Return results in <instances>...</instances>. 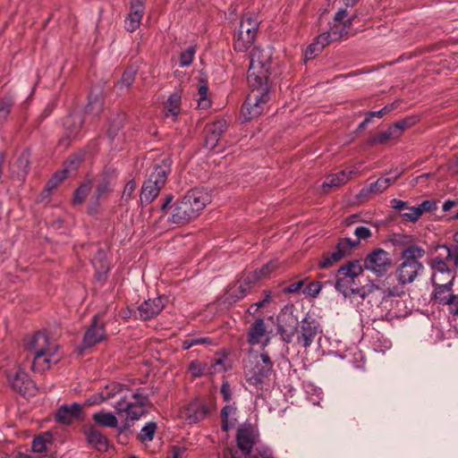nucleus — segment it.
Listing matches in <instances>:
<instances>
[{
	"label": "nucleus",
	"instance_id": "a19ab883",
	"mask_svg": "<svg viewBox=\"0 0 458 458\" xmlns=\"http://www.w3.org/2000/svg\"><path fill=\"white\" fill-rule=\"evenodd\" d=\"M52 436L49 433L38 436L32 441V451L35 453H43L47 450V445H51Z\"/></svg>",
	"mask_w": 458,
	"mask_h": 458
},
{
	"label": "nucleus",
	"instance_id": "338daca9",
	"mask_svg": "<svg viewBox=\"0 0 458 458\" xmlns=\"http://www.w3.org/2000/svg\"><path fill=\"white\" fill-rule=\"evenodd\" d=\"M321 52H322L321 50H318V48L317 47V43L314 42L307 47L306 52H305V58L312 59Z\"/></svg>",
	"mask_w": 458,
	"mask_h": 458
},
{
	"label": "nucleus",
	"instance_id": "423d86ee",
	"mask_svg": "<svg viewBox=\"0 0 458 458\" xmlns=\"http://www.w3.org/2000/svg\"><path fill=\"white\" fill-rule=\"evenodd\" d=\"M354 234L357 237L356 240L342 238L332 252L324 253L321 260L318 262V267L324 269L331 267L344 257L350 255L352 250L360 245L361 240L366 241L372 235L371 231L366 226L356 227Z\"/></svg>",
	"mask_w": 458,
	"mask_h": 458
},
{
	"label": "nucleus",
	"instance_id": "393cba45",
	"mask_svg": "<svg viewBox=\"0 0 458 458\" xmlns=\"http://www.w3.org/2000/svg\"><path fill=\"white\" fill-rule=\"evenodd\" d=\"M113 407L117 413L126 412L131 420H137L148 412L147 405L132 403L129 398L122 403H114Z\"/></svg>",
	"mask_w": 458,
	"mask_h": 458
},
{
	"label": "nucleus",
	"instance_id": "72a5a7b5",
	"mask_svg": "<svg viewBox=\"0 0 458 458\" xmlns=\"http://www.w3.org/2000/svg\"><path fill=\"white\" fill-rule=\"evenodd\" d=\"M92 419L102 427L116 428L118 426L117 418L113 413L105 411L94 413Z\"/></svg>",
	"mask_w": 458,
	"mask_h": 458
},
{
	"label": "nucleus",
	"instance_id": "e433bc0d",
	"mask_svg": "<svg viewBox=\"0 0 458 458\" xmlns=\"http://www.w3.org/2000/svg\"><path fill=\"white\" fill-rule=\"evenodd\" d=\"M399 134L396 133V130L394 128L389 127L386 131L379 132L374 136H372L369 140V144L373 146L377 144H386L390 140L398 139Z\"/></svg>",
	"mask_w": 458,
	"mask_h": 458
},
{
	"label": "nucleus",
	"instance_id": "c9c22d12",
	"mask_svg": "<svg viewBox=\"0 0 458 458\" xmlns=\"http://www.w3.org/2000/svg\"><path fill=\"white\" fill-rule=\"evenodd\" d=\"M92 189V181L85 180L74 191L72 203L73 205H81Z\"/></svg>",
	"mask_w": 458,
	"mask_h": 458
},
{
	"label": "nucleus",
	"instance_id": "58836bf2",
	"mask_svg": "<svg viewBox=\"0 0 458 458\" xmlns=\"http://www.w3.org/2000/svg\"><path fill=\"white\" fill-rule=\"evenodd\" d=\"M181 95L178 92L173 93L167 99L165 105L166 115H173L176 117L181 111Z\"/></svg>",
	"mask_w": 458,
	"mask_h": 458
},
{
	"label": "nucleus",
	"instance_id": "a18cd8bd",
	"mask_svg": "<svg viewBox=\"0 0 458 458\" xmlns=\"http://www.w3.org/2000/svg\"><path fill=\"white\" fill-rule=\"evenodd\" d=\"M401 216L403 221L415 223L421 216L420 209L417 208V207H409L406 210L401 213Z\"/></svg>",
	"mask_w": 458,
	"mask_h": 458
},
{
	"label": "nucleus",
	"instance_id": "bf43d9fd",
	"mask_svg": "<svg viewBox=\"0 0 458 458\" xmlns=\"http://www.w3.org/2000/svg\"><path fill=\"white\" fill-rule=\"evenodd\" d=\"M276 268V265L274 262H268L266 265H264L259 270H255L253 273L258 274L259 281L268 276L270 273H272Z\"/></svg>",
	"mask_w": 458,
	"mask_h": 458
},
{
	"label": "nucleus",
	"instance_id": "79ce46f5",
	"mask_svg": "<svg viewBox=\"0 0 458 458\" xmlns=\"http://www.w3.org/2000/svg\"><path fill=\"white\" fill-rule=\"evenodd\" d=\"M157 423L154 421L148 422L140 430L138 438L142 443L150 442L153 440L156 430H157Z\"/></svg>",
	"mask_w": 458,
	"mask_h": 458
},
{
	"label": "nucleus",
	"instance_id": "37998d69",
	"mask_svg": "<svg viewBox=\"0 0 458 458\" xmlns=\"http://www.w3.org/2000/svg\"><path fill=\"white\" fill-rule=\"evenodd\" d=\"M129 400L131 401L132 403H139L141 405L148 406L150 404L149 394L146 393L143 389H137L134 393H131L130 391Z\"/></svg>",
	"mask_w": 458,
	"mask_h": 458
},
{
	"label": "nucleus",
	"instance_id": "ddd939ff",
	"mask_svg": "<svg viewBox=\"0 0 458 458\" xmlns=\"http://www.w3.org/2000/svg\"><path fill=\"white\" fill-rule=\"evenodd\" d=\"M318 333L319 326L314 319L303 318L300 327L294 331L297 345L307 349L312 344Z\"/></svg>",
	"mask_w": 458,
	"mask_h": 458
},
{
	"label": "nucleus",
	"instance_id": "864d4df0",
	"mask_svg": "<svg viewBox=\"0 0 458 458\" xmlns=\"http://www.w3.org/2000/svg\"><path fill=\"white\" fill-rule=\"evenodd\" d=\"M335 41L333 39V36L329 33V31H326L318 35L316 38V43L318 50H323L325 47L329 45L331 42Z\"/></svg>",
	"mask_w": 458,
	"mask_h": 458
},
{
	"label": "nucleus",
	"instance_id": "b1692460",
	"mask_svg": "<svg viewBox=\"0 0 458 458\" xmlns=\"http://www.w3.org/2000/svg\"><path fill=\"white\" fill-rule=\"evenodd\" d=\"M165 308L162 297L148 299L143 301L138 308L139 318L141 320H149L157 317Z\"/></svg>",
	"mask_w": 458,
	"mask_h": 458
},
{
	"label": "nucleus",
	"instance_id": "f3484780",
	"mask_svg": "<svg viewBox=\"0 0 458 458\" xmlns=\"http://www.w3.org/2000/svg\"><path fill=\"white\" fill-rule=\"evenodd\" d=\"M106 339V333L105 330V324L103 322H99L98 316L95 315L93 317L92 323L84 334L81 348H90Z\"/></svg>",
	"mask_w": 458,
	"mask_h": 458
},
{
	"label": "nucleus",
	"instance_id": "de8ad7c7",
	"mask_svg": "<svg viewBox=\"0 0 458 458\" xmlns=\"http://www.w3.org/2000/svg\"><path fill=\"white\" fill-rule=\"evenodd\" d=\"M13 106V103L10 99L0 100V126L7 121Z\"/></svg>",
	"mask_w": 458,
	"mask_h": 458
},
{
	"label": "nucleus",
	"instance_id": "1a4fd4ad",
	"mask_svg": "<svg viewBox=\"0 0 458 458\" xmlns=\"http://www.w3.org/2000/svg\"><path fill=\"white\" fill-rule=\"evenodd\" d=\"M260 360L254 366L247 368L245 370L247 381L254 386L262 385L273 372V362L268 353L262 352Z\"/></svg>",
	"mask_w": 458,
	"mask_h": 458
},
{
	"label": "nucleus",
	"instance_id": "20e7f679",
	"mask_svg": "<svg viewBox=\"0 0 458 458\" xmlns=\"http://www.w3.org/2000/svg\"><path fill=\"white\" fill-rule=\"evenodd\" d=\"M425 254L426 250L415 244L409 245L403 250L400 257L401 263L395 271L397 281L401 285L412 283L423 271L424 265L420 259Z\"/></svg>",
	"mask_w": 458,
	"mask_h": 458
},
{
	"label": "nucleus",
	"instance_id": "a211bd4d",
	"mask_svg": "<svg viewBox=\"0 0 458 458\" xmlns=\"http://www.w3.org/2000/svg\"><path fill=\"white\" fill-rule=\"evenodd\" d=\"M9 381L12 388L21 395L30 396L36 393V385L24 370L19 369L13 376H9Z\"/></svg>",
	"mask_w": 458,
	"mask_h": 458
},
{
	"label": "nucleus",
	"instance_id": "5701e85b",
	"mask_svg": "<svg viewBox=\"0 0 458 458\" xmlns=\"http://www.w3.org/2000/svg\"><path fill=\"white\" fill-rule=\"evenodd\" d=\"M82 407L80 403L62 405L55 413V420L59 423L70 425L75 420H81Z\"/></svg>",
	"mask_w": 458,
	"mask_h": 458
},
{
	"label": "nucleus",
	"instance_id": "09e8293b",
	"mask_svg": "<svg viewBox=\"0 0 458 458\" xmlns=\"http://www.w3.org/2000/svg\"><path fill=\"white\" fill-rule=\"evenodd\" d=\"M208 88L206 83L200 85L198 89V106L201 108H207L210 106V100L208 98Z\"/></svg>",
	"mask_w": 458,
	"mask_h": 458
},
{
	"label": "nucleus",
	"instance_id": "49530a36",
	"mask_svg": "<svg viewBox=\"0 0 458 458\" xmlns=\"http://www.w3.org/2000/svg\"><path fill=\"white\" fill-rule=\"evenodd\" d=\"M135 81V72L132 70H125L117 82V86L121 89H130Z\"/></svg>",
	"mask_w": 458,
	"mask_h": 458
},
{
	"label": "nucleus",
	"instance_id": "69168bd1",
	"mask_svg": "<svg viewBox=\"0 0 458 458\" xmlns=\"http://www.w3.org/2000/svg\"><path fill=\"white\" fill-rule=\"evenodd\" d=\"M411 124V119H403L396 122L394 123L391 128H394L396 130V133L399 134V137L401 136L403 131L409 127Z\"/></svg>",
	"mask_w": 458,
	"mask_h": 458
},
{
	"label": "nucleus",
	"instance_id": "13d9d810",
	"mask_svg": "<svg viewBox=\"0 0 458 458\" xmlns=\"http://www.w3.org/2000/svg\"><path fill=\"white\" fill-rule=\"evenodd\" d=\"M308 280V277L299 280L297 282L292 283L289 285H287L284 289V293H297L301 291V289L304 286L306 281Z\"/></svg>",
	"mask_w": 458,
	"mask_h": 458
},
{
	"label": "nucleus",
	"instance_id": "4be33fe9",
	"mask_svg": "<svg viewBox=\"0 0 458 458\" xmlns=\"http://www.w3.org/2000/svg\"><path fill=\"white\" fill-rule=\"evenodd\" d=\"M144 11V0L131 1V11L124 20V26L128 31L133 32L140 27Z\"/></svg>",
	"mask_w": 458,
	"mask_h": 458
},
{
	"label": "nucleus",
	"instance_id": "774afa93",
	"mask_svg": "<svg viewBox=\"0 0 458 458\" xmlns=\"http://www.w3.org/2000/svg\"><path fill=\"white\" fill-rule=\"evenodd\" d=\"M447 306L451 314L458 316V294H453Z\"/></svg>",
	"mask_w": 458,
	"mask_h": 458
},
{
	"label": "nucleus",
	"instance_id": "9d476101",
	"mask_svg": "<svg viewBox=\"0 0 458 458\" xmlns=\"http://www.w3.org/2000/svg\"><path fill=\"white\" fill-rule=\"evenodd\" d=\"M213 409V404L201 399H196L181 409V416L190 424L197 423L207 418Z\"/></svg>",
	"mask_w": 458,
	"mask_h": 458
},
{
	"label": "nucleus",
	"instance_id": "3c124183",
	"mask_svg": "<svg viewBox=\"0 0 458 458\" xmlns=\"http://www.w3.org/2000/svg\"><path fill=\"white\" fill-rule=\"evenodd\" d=\"M322 283L319 281H311L304 289L303 293L306 296L316 298L322 289Z\"/></svg>",
	"mask_w": 458,
	"mask_h": 458
},
{
	"label": "nucleus",
	"instance_id": "4468645a",
	"mask_svg": "<svg viewBox=\"0 0 458 458\" xmlns=\"http://www.w3.org/2000/svg\"><path fill=\"white\" fill-rule=\"evenodd\" d=\"M116 179L115 170L111 167H105L98 175L93 198L98 204L102 199H106L113 191Z\"/></svg>",
	"mask_w": 458,
	"mask_h": 458
},
{
	"label": "nucleus",
	"instance_id": "4d7b16f0",
	"mask_svg": "<svg viewBox=\"0 0 458 458\" xmlns=\"http://www.w3.org/2000/svg\"><path fill=\"white\" fill-rule=\"evenodd\" d=\"M386 189V181H384L383 177H380L375 182L369 185V191L371 193L378 194L382 193Z\"/></svg>",
	"mask_w": 458,
	"mask_h": 458
},
{
	"label": "nucleus",
	"instance_id": "4c0bfd02",
	"mask_svg": "<svg viewBox=\"0 0 458 458\" xmlns=\"http://www.w3.org/2000/svg\"><path fill=\"white\" fill-rule=\"evenodd\" d=\"M92 264L98 274H105L108 271L109 264L106 259V254L103 250L99 249L97 250L92 259Z\"/></svg>",
	"mask_w": 458,
	"mask_h": 458
},
{
	"label": "nucleus",
	"instance_id": "6e6552de",
	"mask_svg": "<svg viewBox=\"0 0 458 458\" xmlns=\"http://www.w3.org/2000/svg\"><path fill=\"white\" fill-rule=\"evenodd\" d=\"M251 90L242 106V114L245 120H251L259 116L266 105L270 99V84H261L260 86H250Z\"/></svg>",
	"mask_w": 458,
	"mask_h": 458
},
{
	"label": "nucleus",
	"instance_id": "f704fd0d",
	"mask_svg": "<svg viewBox=\"0 0 458 458\" xmlns=\"http://www.w3.org/2000/svg\"><path fill=\"white\" fill-rule=\"evenodd\" d=\"M257 275L258 274L251 272L244 276L238 287L239 294L236 295V298H243L250 293L251 288L259 282V276Z\"/></svg>",
	"mask_w": 458,
	"mask_h": 458
},
{
	"label": "nucleus",
	"instance_id": "2f4dec72",
	"mask_svg": "<svg viewBox=\"0 0 458 458\" xmlns=\"http://www.w3.org/2000/svg\"><path fill=\"white\" fill-rule=\"evenodd\" d=\"M68 170L64 169L61 171L55 172L53 176L47 182L44 190L42 191L40 197L42 199L46 198H49L52 194V191L56 189L58 185L67 178Z\"/></svg>",
	"mask_w": 458,
	"mask_h": 458
},
{
	"label": "nucleus",
	"instance_id": "0eeeda50",
	"mask_svg": "<svg viewBox=\"0 0 458 458\" xmlns=\"http://www.w3.org/2000/svg\"><path fill=\"white\" fill-rule=\"evenodd\" d=\"M171 158L165 157L160 164L154 165V170L142 185L141 201L150 203L158 196L161 189L165 185L168 174L171 173Z\"/></svg>",
	"mask_w": 458,
	"mask_h": 458
},
{
	"label": "nucleus",
	"instance_id": "603ef678",
	"mask_svg": "<svg viewBox=\"0 0 458 458\" xmlns=\"http://www.w3.org/2000/svg\"><path fill=\"white\" fill-rule=\"evenodd\" d=\"M195 53V47H190L185 51L182 52L180 55L181 66H190L192 64Z\"/></svg>",
	"mask_w": 458,
	"mask_h": 458
},
{
	"label": "nucleus",
	"instance_id": "ea45409f",
	"mask_svg": "<svg viewBox=\"0 0 458 458\" xmlns=\"http://www.w3.org/2000/svg\"><path fill=\"white\" fill-rule=\"evenodd\" d=\"M83 120L81 115L74 114L68 116L64 121V125L69 131L71 137H76L81 131Z\"/></svg>",
	"mask_w": 458,
	"mask_h": 458
},
{
	"label": "nucleus",
	"instance_id": "bb28decb",
	"mask_svg": "<svg viewBox=\"0 0 458 458\" xmlns=\"http://www.w3.org/2000/svg\"><path fill=\"white\" fill-rule=\"evenodd\" d=\"M30 152L29 149L23 150L12 165V174L19 180L25 179L30 171Z\"/></svg>",
	"mask_w": 458,
	"mask_h": 458
},
{
	"label": "nucleus",
	"instance_id": "e2e57ef3",
	"mask_svg": "<svg viewBox=\"0 0 458 458\" xmlns=\"http://www.w3.org/2000/svg\"><path fill=\"white\" fill-rule=\"evenodd\" d=\"M135 189H136L135 182L133 181L128 182L126 183V185L124 186V189H123V191L122 194V199L128 201L131 199Z\"/></svg>",
	"mask_w": 458,
	"mask_h": 458
},
{
	"label": "nucleus",
	"instance_id": "8fccbe9b",
	"mask_svg": "<svg viewBox=\"0 0 458 458\" xmlns=\"http://www.w3.org/2000/svg\"><path fill=\"white\" fill-rule=\"evenodd\" d=\"M263 293L265 294V298L262 300V301H259L252 305H250L248 310H247V312L250 314V315H255L256 312L265 307V305L267 303H269L270 301H271V293L270 291H267V290H264L263 291Z\"/></svg>",
	"mask_w": 458,
	"mask_h": 458
},
{
	"label": "nucleus",
	"instance_id": "39448f33",
	"mask_svg": "<svg viewBox=\"0 0 458 458\" xmlns=\"http://www.w3.org/2000/svg\"><path fill=\"white\" fill-rule=\"evenodd\" d=\"M247 81L249 86L270 84L272 51L269 48L254 47L250 56Z\"/></svg>",
	"mask_w": 458,
	"mask_h": 458
},
{
	"label": "nucleus",
	"instance_id": "c85d7f7f",
	"mask_svg": "<svg viewBox=\"0 0 458 458\" xmlns=\"http://www.w3.org/2000/svg\"><path fill=\"white\" fill-rule=\"evenodd\" d=\"M87 442L94 448L100 452H106L108 448V441L99 430L94 427H89L84 430Z\"/></svg>",
	"mask_w": 458,
	"mask_h": 458
},
{
	"label": "nucleus",
	"instance_id": "c03bdc74",
	"mask_svg": "<svg viewBox=\"0 0 458 458\" xmlns=\"http://www.w3.org/2000/svg\"><path fill=\"white\" fill-rule=\"evenodd\" d=\"M123 127V115H116L109 123L107 135L110 139H114L121 129Z\"/></svg>",
	"mask_w": 458,
	"mask_h": 458
},
{
	"label": "nucleus",
	"instance_id": "dca6fc26",
	"mask_svg": "<svg viewBox=\"0 0 458 458\" xmlns=\"http://www.w3.org/2000/svg\"><path fill=\"white\" fill-rule=\"evenodd\" d=\"M348 12L346 9H340L334 17L333 23L330 25L329 33L333 36V39L340 40L343 37L346 36L349 30L352 26L354 16L347 17Z\"/></svg>",
	"mask_w": 458,
	"mask_h": 458
},
{
	"label": "nucleus",
	"instance_id": "0e129e2a",
	"mask_svg": "<svg viewBox=\"0 0 458 458\" xmlns=\"http://www.w3.org/2000/svg\"><path fill=\"white\" fill-rule=\"evenodd\" d=\"M394 107H395L394 103L388 104V105L385 106L382 109H380L378 111H372V112H370V116L381 118L384 115L389 114L391 111H393L394 109Z\"/></svg>",
	"mask_w": 458,
	"mask_h": 458
},
{
	"label": "nucleus",
	"instance_id": "aec40b11",
	"mask_svg": "<svg viewBox=\"0 0 458 458\" xmlns=\"http://www.w3.org/2000/svg\"><path fill=\"white\" fill-rule=\"evenodd\" d=\"M227 129L225 120H217L214 123H208L205 127V147L209 150L214 149Z\"/></svg>",
	"mask_w": 458,
	"mask_h": 458
},
{
	"label": "nucleus",
	"instance_id": "cd10ccee",
	"mask_svg": "<svg viewBox=\"0 0 458 458\" xmlns=\"http://www.w3.org/2000/svg\"><path fill=\"white\" fill-rule=\"evenodd\" d=\"M453 285L454 282H440V284H433L434 293L433 299L436 302L441 305H448L451 298L453 297Z\"/></svg>",
	"mask_w": 458,
	"mask_h": 458
},
{
	"label": "nucleus",
	"instance_id": "052dcab7",
	"mask_svg": "<svg viewBox=\"0 0 458 458\" xmlns=\"http://www.w3.org/2000/svg\"><path fill=\"white\" fill-rule=\"evenodd\" d=\"M234 410H235V408L231 405H226L222 409V411H221L222 429L224 431H228V429H229L228 416H229V413Z\"/></svg>",
	"mask_w": 458,
	"mask_h": 458
},
{
	"label": "nucleus",
	"instance_id": "f03ea898",
	"mask_svg": "<svg viewBox=\"0 0 458 458\" xmlns=\"http://www.w3.org/2000/svg\"><path fill=\"white\" fill-rule=\"evenodd\" d=\"M25 349L33 356V371H45L52 364H56L62 357L59 353L60 346L43 332L33 335L26 343Z\"/></svg>",
	"mask_w": 458,
	"mask_h": 458
},
{
	"label": "nucleus",
	"instance_id": "9b49d317",
	"mask_svg": "<svg viewBox=\"0 0 458 458\" xmlns=\"http://www.w3.org/2000/svg\"><path fill=\"white\" fill-rule=\"evenodd\" d=\"M293 305L285 306L278 316V333L287 344L292 342L299 323L298 318L293 314Z\"/></svg>",
	"mask_w": 458,
	"mask_h": 458
},
{
	"label": "nucleus",
	"instance_id": "f8f14e48",
	"mask_svg": "<svg viewBox=\"0 0 458 458\" xmlns=\"http://www.w3.org/2000/svg\"><path fill=\"white\" fill-rule=\"evenodd\" d=\"M389 253L381 248L371 251L364 259V267L377 276L384 275L391 267Z\"/></svg>",
	"mask_w": 458,
	"mask_h": 458
},
{
	"label": "nucleus",
	"instance_id": "473e14b6",
	"mask_svg": "<svg viewBox=\"0 0 458 458\" xmlns=\"http://www.w3.org/2000/svg\"><path fill=\"white\" fill-rule=\"evenodd\" d=\"M259 18L254 13H245L241 20L239 30L243 32H250L252 34L257 35L259 27Z\"/></svg>",
	"mask_w": 458,
	"mask_h": 458
},
{
	"label": "nucleus",
	"instance_id": "6e6d98bb",
	"mask_svg": "<svg viewBox=\"0 0 458 458\" xmlns=\"http://www.w3.org/2000/svg\"><path fill=\"white\" fill-rule=\"evenodd\" d=\"M383 299H387L390 297H400L404 293L403 287L394 285L393 287H388L382 292Z\"/></svg>",
	"mask_w": 458,
	"mask_h": 458
},
{
	"label": "nucleus",
	"instance_id": "2eb2a0df",
	"mask_svg": "<svg viewBox=\"0 0 458 458\" xmlns=\"http://www.w3.org/2000/svg\"><path fill=\"white\" fill-rule=\"evenodd\" d=\"M235 438L238 448L244 456H248L259 439V434L251 425L244 424L237 429Z\"/></svg>",
	"mask_w": 458,
	"mask_h": 458
},
{
	"label": "nucleus",
	"instance_id": "7c9ffc66",
	"mask_svg": "<svg viewBox=\"0 0 458 458\" xmlns=\"http://www.w3.org/2000/svg\"><path fill=\"white\" fill-rule=\"evenodd\" d=\"M256 35L238 30L234 35L233 48L237 52H246L254 43Z\"/></svg>",
	"mask_w": 458,
	"mask_h": 458
},
{
	"label": "nucleus",
	"instance_id": "7ed1b4c3",
	"mask_svg": "<svg viewBox=\"0 0 458 458\" xmlns=\"http://www.w3.org/2000/svg\"><path fill=\"white\" fill-rule=\"evenodd\" d=\"M363 273V267L359 260L349 261L340 267L337 272V278L335 287L342 293L344 297L359 295L362 300L378 290V287L371 284L368 287L360 286L359 276Z\"/></svg>",
	"mask_w": 458,
	"mask_h": 458
},
{
	"label": "nucleus",
	"instance_id": "412c9836",
	"mask_svg": "<svg viewBox=\"0 0 458 458\" xmlns=\"http://www.w3.org/2000/svg\"><path fill=\"white\" fill-rule=\"evenodd\" d=\"M432 268V284H440L443 282H454L455 275L452 272L445 260L439 257L432 259L430 263Z\"/></svg>",
	"mask_w": 458,
	"mask_h": 458
},
{
	"label": "nucleus",
	"instance_id": "680f3d73",
	"mask_svg": "<svg viewBox=\"0 0 458 458\" xmlns=\"http://www.w3.org/2000/svg\"><path fill=\"white\" fill-rule=\"evenodd\" d=\"M417 208L420 209L421 215L424 212H432L437 209V202L435 200L427 199L420 204Z\"/></svg>",
	"mask_w": 458,
	"mask_h": 458
},
{
	"label": "nucleus",
	"instance_id": "c756f323",
	"mask_svg": "<svg viewBox=\"0 0 458 458\" xmlns=\"http://www.w3.org/2000/svg\"><path fill=\"white\" fill-rule=\"evenodd\" d=\"M267 334V327L263 318H257L248 329V343L256 345L261 343V339Z\"/></svg>",
	"mask_w": 458,
	"mask_h": 458
},
{
	"label": "nucleus",
	"instance_id": "6ab92c4d",
	"mask_svg": "<svg viewBox=\"0 0 458 458\" xmlns=\"http://www.w3.org/2000/svg\"><path fill=\"white\" fill-rule=\"evenodd\" d=\"M129 388L120 383L111 382L100 391L98 403L109 400H114V402L112 403V405L114 403H122L123 401H125V399L129 398Z\"/></svg>",
	"mask_w": 458,
	"mask_h": 458
},
{
	"label": "nucleus",
	"instance_id": "a878e982",
	"mask_svg": "<svg viewBox=\"0 0 458 458\" xmlns=\"http://www.w3.org/2000/svg\"><path fill=\"white\" fill-rule=\"evenodd\" d=\"M357 174L358 171L354 168L344 169L338 173L329 174L322 183V188L325 192H327L328 188H338L345 184Z\"/></svg>",
	"mask_w": 458,
	"mask_h": 458
},
{
	"label": "nucleus",
	"instance_id": "5fc2aeb1",
	"mask_svg": "<svg viewBox=\"0 0 458 458\" xmlns=\"http://www.w3.org/2000/svg\"><path fill=\"white\" fill-rule=\"evenodd\" d=\"M205 369L206 365L198 360H192L189 365V371L194 377L202 376Z\"/></svg>",
	"mask_w": 458,
	"mask_h": 458
},
{
	"label": "nucleus",
	"instance_id": "f257e3e1",
	"mask_svg": "<svg viewBox=\"0 0 458 458\" xmlns=\"http://www.w3.org/2000/svg\"><path fill=\"white\" fill-rule=\"evenodd\" d=\"M173 199V195H166L161 206V211L169 210V221L174 224L183 225L199 216L210 202V196L202 190L193 189L187 191L182 199L172 205Z\"/></svg>",
	"mask_w": 458,
	"mask_h": 458
}]
</instances>
